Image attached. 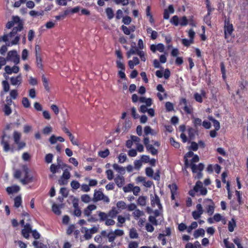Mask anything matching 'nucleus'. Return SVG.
<instances>
[{"label": "nucleus", "instance_id": "19", "mask_svg": "<svg viewBox=\"0 0 248 248\" xmlns=\"http://www.w3.org/2000/svg\"><path fill=\"white\" fill-rule=\"evenodd\" d=\"M104 194L101 191L95 190L93 194V201L95 202L102 200Z\"/></svg>", "mask_w": 248, "mask_h": 248}, {"label": "nucleus", "instance_id": "15", "mask_svg": "<svg viewBox=\"0 0 248 248\" xmlns=\"http://www.w3.org/2000/svg\"><path fill=\"white\" fill-rule=\"evenodd\" d=\"M11 84L12 85H19L21 84L22 77L21 74L16 77H12L10 78Z\"/></svg>", "mask_w": 248, "mask_h": 248}, {"label": "nucleus", "instance_id": "53", "mask_svg": "<svg viewBox=\"0 0 248 248\" xmlns=\"http://www.w3.org/2000/svg\"><path fill=\"white\" fill-rule=\"evenodd\" d=\"M3 111L4 112V114L6 116H8L12 113V109L10 108V106L8 105H4L3 108Z\"/></svg>", "mask_w": 248, "mask_h": 248}, {"label": "nucleus", "instance_id": "7", "mask_svg": "<svg viewBox=\"0 0 248 248\" xmlns=\"http://www.w3.org/2000/svg\"><path fill=\"white\" fill-rule=\"evenodd\" d=\"M10 137L7 136L5 132L3 133L1 136L0 144L3 146V151L5 152H8L10 150L9 144V140Z\"/></svg>", "mask_w": 248, "mask_h": 248}, {"label": "nucleus", "instance_id": "9", "mask_svg": "<svg viewBox=\"0 0 248 248\" xmlns=\"http://www.w3.org/2000/svg\"><path fill=\"white\" fill-rule=\"evenodd\" d=\"M183 104L185 106L183 110L187 114H191L193 113V108L191 106L187 105V100L186 98H183L180 100V104Z\"/></svg>", "mask_w": 248, "mask_h": 248}, {"label": "nucleus", "instance_id": "21", "mask_svg": "<svg viewBox=\"0 0 248 248\" xmlns=\"http://www.w3.org/2000/svg\"><path fill=\"white\" fill-rule=\"evenodd\" d=\"M36 64L37 67L41 70H43V65L42 64V58L41 54L35 55Z\"/></svg>", "mask_w": 248, "mask_h": 248}, {"label": "nucleus", "instance_id": "10", "mask_svg": "<svg viewBox=\"0 0 248 248\" xmlns=\"http://www.w3.org/2000/svg\"><path fill=\"white\" fill-rule=\"evenodd\" d=\"M32 229L31 225L29 223H26L24 225V228L21 231L22 235L26 239H29L30 237V233H31Z\"/></svg>", "mask_w": 248, "mask_h": 248}, {"label": "nucleus", "instance_id": "52", "mask_svg": "<svg viewBox=\"0 0 248 248\" xmlns=\"http://www.w3.org/2000/svg\"><path fill=\"white\" fill-rule=\"evenodd\" d=\"M171 234V230L170 228H167L165 230V233L162 234L160 233L158 236V238L159 239H161L162 237H164L165 236H169Z\"/></svg>", "mask_w": 248, "mask_h": 248}, {"label": "nucleus", "instance_id": "1", "mask_svg": "<svg viewBox=\"0 0 248 248\" xmlns=\"http://www.w3.org/2000/svg\"><path fill=\"white\" fill-rule=\"evenodd\" d=\"M12 20L8 21L6 25V28L10 29L12 28L14 25L17 24L16 26L14 27L12 31L9 33V36L10 38L15 36L17 33L23 30L24 28V22L20 18L17 16H13Z\"/></svg>", "mask_w": 248, "mask_h": 248}, {"label": "nucleus", "instance_id": "17", "mask_svg": "<svg viewBox=\"0 0 248 248\" xmlns=\"http://www.w3.org/2000/svg\"><path fill=\"white\" fill-rule=\"evenodd\" d=\"M57 141L62 142L64 141V139L61 136L56 137L54 135H51L49 139V141L51 144H55Z\"/></svg>", "mask_w": 248, "mask_h": 248}, {"label": "nucleus", "instance_id": "64", "mask_svg": "<svg viewBox=\"0 0 248 248\" xmlns=\"http://www.w3.org/2000/svg\"><path fill=\"white\" fill-rule=\"evenodd\" d=\"M10 98L16 99L18 96L17 90H12L10 92Z\"/></svg>", "mask_w": 248, "mask_h": 248}, {"label": "nucleus", "instance_id": "31", "mask_svg": "<svg viewBox=\"0 0 248 248\" xmlns=\"http://www.w3.org/2000/svg\"><path fill=\"white\" fill-rule=\"evenodd\" d=\"M22 198L20 196H17L14 199V206L18 208L21 204Z\"/></svg>", "mask_w": 248, "mask_h": 248}, {"label": "nucleus", "instance_id": "51", "mask_svg": "<svg viewBox=\"0 0 248 248\" xmlns=\"http://www.w3.org/2000/svg\"><path fill=\"white\" fill-rule=\"evenodd\" d=\"M14 140L16 143H19L20 141L21 136L20 134L17 131H15L13 134Z\"/></svg>", "mask_w": 248, "mask_h": 248}, {"label": "nucleus", "instance_id": "35", "mask_svg": "<svg viewBox=\"0 0 248 248\" xmlns=\"http://www.w3.org/2000/svg\"><path fill=\"white\" fill-rule=\"evenodd\" d=\"M110 154L108 149H106L104 151H100L98 152V155L102 158L107 157Z\"/></svg>", "mask_w": 248, "mask_h": 248}, {"label": "nucleus", "instance_id": "32", "mask_svg": "<svg viewBox=\"0 0 248 248\" xmlns=\"http://www.w3.org/2000/svg\"><path fill=\"white\" fill-rule=\"evenodd\" d=\"M98 215L100 217L99 221L100 222L104 221L107 220L108 217V215L104 212L101 211H98Z\"/></svg>", "mask_w": 248, "mask_h": 248}, {"label": "nucleus", "instance_id": "38", "mask_svg": "<svg viewBox=\"0 0 248 248\" xmlns=\"http://www.w3.org/2000/svg\"><path fill=\"white\" fill-rule=\"evenodd\" d=\"M52 210L53 213L57 215H60L61 214V211L60 209V207L59 205H58L57 204H54L52 205Z\"/></svg>", "mask_w": 248, "mask_h": 248}, {"label": "nucleus", "instance_id": "13", "mask_svg": "<svg viewBox=\"0 0 248 248\" xmlns=\"http://www.w3.org/2000/svg\"><path fill=\"white\" fill-rule=\"evenodd\" d=\"M189 167H191L192 171L193 173H196L198 170L202 171L204 169V165L202 163H199L198 165L193 163H190Z\"/></svg>", "mask_w": 248, "mask_h": 248}, {"label": "nucleus", "instance_id": "58", "mask_svg": "<svg viewBox=\"0 0 248 248\" xmlns=\"http://www.w3.org/2000/svg\"><path fill=\"white\" fill-rule=\"evenodd\" d=\"M194 99L199 103H202L203 101L202 97L201 94L198 93H196L194 94Z\"/></svg>", "mask_w": 248, "mask_h": 248}, {"label": "nucleus", "instance_id": "12", "mask_svg": "<svg viewBox=\"0 0 248 248\" xmlns=\"http://www.w3.org/2000/svg\"><path fill=\"white\" fill-rule=\"evenodd\" d=\"M150 50L153 52L155 53L156 50L160 52H163L165 49L164 45L162 43H159L157 45L153 44L150 46Z\"/></svg>", "mask_w": 248, "mask_h": 248}, {"label": "nucleus", "instance_id": "42", "mask_svg": "<svg viewBox=\"0 0 248 248\" xmlns=\"http://www.w3.org/2000/svg\"><path fill=\"white\" fill-rule=\"evenodd\" d=\"M2 85L3 87V90L5 93H7L9 91L10 86L7 80L2 81Z\"/></svg>", "mask_w": 248, "mask_h": 248}, {"label": "nucleus", "instance_id": "23", "mask_svg": "<svg viewBox=\"0 0 248 248\" xmlns=\"http://www.w3.org/2000/svg\"><path fill=\"white\" fill-rule=\"evenodd\" d=\"M197 131L192 127H188L187 129V133L190 140H194L195 138V135Z\"/></svg>", "mask_w": 248, "mask_h": 248}, {"label": "nucleus", "instance_id": "3", "mask_svg": "<svg viewBox=\"0 0 248 248\" xmlns=\"http://www.w3.org/2000/svg\"><path fill=\"white\" fill-rule=\"evenodd\" d=\"M224 23V37L225 39H227L230 36H232L234 28L232 24L230 22L229 17L227 18L225 16Z\"/></svg>", "mask_w": 248, "mask_h": 248}, {"label": "nucleus", "instance_id": "34", "mask_svg": "<svg viewBox=\"0 0 248 248\" xmlns=\"http://www.w3.org/2000/svg\"><path fill=\"white\" fill-rule=\"evenodd\" d=\"M22 104L25 108H29L31 107V103L27 97H23L22 99Z\"/></svg>", "mask_w": 248, "mask_h": 248}, {"label": "nucleus", "instance_id": "59", "mask_svg": "<svg viewBox=\"0 0 248 248\" xmlns=\"http://www.w3.org/2000/svg\"><path fill=\"white\" fill-rule=\"evenodd\" d=\"M203 187L202 184L200 181H198L196 183L195 186H194V190L196 191V192H198L199 191V190Z\"/></svg>", "mask_w": 248, "mask_h": 248}, {"label": "nucleus", "instance_id": "6", "mask_svg": "<svg viewBox=\"0 0 248 248\" xmlns=\"http://www.w3.org/2000/svg\"><path fill=\"white\" fill-rule=\"evenodd\" d=\"M7 61L13 62L15 64L19 63L20 59L19 56L18 55L17 51L13 50L9 51L6 58Z\"/></svg>", "mask_w": 248, "mask_h": 248}, {"label": "nucleus", "instance_id": "28", "mask_svg": "<svg viewBox=\"0 0 248 248\" xmlns=\"http://www.w3.org/2000/svg\"><path fill=\"white\" fill-rule=\"evenodd\" d=\"M204 234H205L204 230L202 228H200V229H199L196 230L194 232L193 235L195 238H197L198 237H199L200 236H203L204 235Z\"/></svg>", "mask_w": 248, "mask_h": 248}, {"label": "nucleus", "instance_id": "40", "mask_svg": "<svg viewBox=\"0 0 248 248\" xmlns=\"http://www.w3.org/2000/svg\"><path fill=\"white\" fill-rule=\"evenodd\" d=\"M170 141L172 146H173L175 148L178 149L180 147V145L179 142L176 141L173 138H170Z\"/></svg>", "mask_w": 248, "mask_h": 248}, {"label": "nucleus", "instance_id": "41", "mask_svg": "<svg viewBox=\"0 0 248 248\" xmlns=\"http://www.w3.org/2000/svg\"><path fill=\"white\" fill-rule=\"evenodd\" d=\"M179 17L177 16H173L170 19V22L175 26H177L179 24Z\"/></svg>", "mask_w": 248, "mask_h": 248}, {"label": "nucleus", "instance_id": "36", "mask_svg": "<svg viewBox=\"0 0 248 248\" xmlns=\"http://www.w3.org/2000/svg\"><path fill=\"white\" fill-rule=\"evenodd\" d=\"M60 164L55 165L54 164H52L50 165V171L53 173L55 174L57 172L58 169L60 168Z\"/></svg>", "mask_w": 248, "mask_h": 248}, {"label": "nucleus", "instance_id": "43", "mask_svg": "<svg viewBox=\"0 0 248 248\" xmlns=\"http://www.w3.org/2000/svg\"><path fill=\"white\" fill-rule=\"evenodd\" d=\"M168 187L170 189L171 193L177 194L178 187L175 183H173L171 185H169L168 186Z\"/></svg>", "mask_w": 248, "mask_h": 248}, {"label": "nucleus", "instance_id": "5", "mask_svg": "<svg viewBox=\"0 0 248 248\" xmlns=\"http://www.w3.org/2000/svg\"><path fill=\"white\" fill-rule=\"evenodd\" d=\"M124 234V231L120 229H116L114 231H110L108 235V241L111 243V246L113 247L115 245L114 242L116 236H121Z\"/></svg>", "mask_w": 248, "mask_h": 248}, {"label": "nucleus", "instance_id": "63", "mask_svg": "<svg viewBox=\"0 0 248 248\" xmlns=\"http://www.w3.org/2000/svg\"><path fill=\"white\" fill-rule=\"evenodd\" d=\"M70 173L69 172V171L67 170H64L61 177H62V178L68 180L70 178Z\"/></svg>", "mask_w": 248, "mask_h": 248}, {"label": "nucleus", "instance_id": "4", "mask_svg": "<svg viewBox=\"0 0 248 248\" xmlns=\"http://www.w3.org/2000/svg\"><path fill=\"white\" fill-rule=\"evenodd\" d=\"M203 204L206 213L209 216H212L215 208V205L213 200L210 199H205L203 201Z\"/></svg>", "mask_w": 248, "mask_h": 248}, {"label": "nucleus", "instance_id": "46", "mask_svg": "<svg viewBox=\"0 0 248 248\" xmlns=\"http://www.w3.org/2000/svg\"><path fill=\"white\" fill-rule=\"evenodd\" d=\"M118 213L119 212L116 210V209L115 207H113L111 210L109 211L108 213V216H110L111 218H114L116 217Z\"/></svg>", "mask_w": 248, "mask_h": 248}, {"label": "nucleus", "instance_id": "44", "mask_svg": "<svg viewBox=\"0 0 248 248\" xmlns=\"http://www.w3.org/2000/svg\"><path fill=\"white\" fill-rule=\"evenodd\" d=\"M69 11L68 10L64 11V13L62 14L56 16L55 18L57 20L64 19L65 17L69 14Z\"/></svg>", "mask_w": 248, "mask_h": 248}, {"label": "nucleus", "instance_id": "24", "mask_svg": "<svg viewBox=\"0 0 248 248\" xmlns=\"http://www.w3.org/2000/svg\"><path fill=\"white\" fill-rule=\"evenodd\" d=\"M42 80L45 90L47 92H49L50 88L49 87L48 80L46 78L44 75H43L42 76Z\"/></svg>", "mask_w": 248, "mask_h": 248}, {"label": "nucleus", "instance_id": "33", "mask_svg": "<svg viewBox=\"0 0 248 248\" xmlns=\"http://www.w3.org/2000/svg\"><path fill=\"white\" fill-rule=\"evenodd\" d=\"M137 203L141 206H145L146 203V197L145 196H140L137 200Z\"/></svg>", "mask_w": 248, "mask_h": 248}, {"label": "nucleus", "instance_id": "11", "mask_svg": "<svg viewBox=\"0 0 248 248\" xmlns=\"http://www.w3.org/2000/svg\"><path fill=\"white\" fill-rule=\"evenodd\" d=\"M196 208L197 210H195L192 213V216L195 220H197L201 216L203 213L202 207L201 204L199 203L197 204Z\"/></svg>", "mask_w": 248, "mask_h": 248}, {"label": "nucleus", "instance_id": "60", "mask_svg": "<svg viewBox=\"0 0 248 248\" xmlns=\"http://www.w3.org/2000/svg\"><path fill=\"white\" fill-rule=\"evenodd\" d=\"M108 179L111 180L114 177L113 172L111 170H108L106 171Z\"/></svg>", "mask_w": 248, "mask_h": 248}, {"label": "nucleus", "instance_id": "50", "mask_svg": "<svg viewBox=\"0 0 248 248\" xmlns=\"http://www.w3.org/2000/svg\"><path fill=\"white\" fill-rule=\"evenodd\" d=\"M69 138V139L72 143V144L74 145L78 146L79 143L77 139H75L74 136L71 133L69 136H68Z\"/></svg>", "mask_w": 248, "mask_h": 248}, {"label": "nucleus", "instance_id": "39", "mask_svg": "<svg viewBox=\"0 0 248 248\" xmlns=\"http://www.w3.org/2000/svg\"><path fill=\"white\" fill-rule=\"evenodd\" d=\"M116 66L118 68L120 69V70H125V68L124 64L123 62V61L116 60Z\"/></svg>", "mask_w": 248, "mask_h": 248}, {"label": "nucleus", "instance_id": "26", "mask_svg": "<svg viewBox=\"0 0 248 248\" xmlns=\"http://www.w3.org/2000/svg\"><path fill=\"white\" fill-rule=\"evenodd\" d=\"M146 148L147 151L150 152L153 155H156L158 154L157 149H156L152 144L148 145Z\"/></svg>", "mask_w": 248, "mask_h": 248}, {"label": "nucleus", "instance_id": "25", "mask_svg": "<svg viewBox=\"0 0 248 248\" xmlns=\"http://www.w3.org/2000/svg\"><path fill=\"white\" fill-rule=\"evenodd\" d=\"M236 222L234 218H232L231 221H230L228 223V230L230 232H232L234 231V228L236 227Z\"/></svg>", "mask_w": 248, "mask_h": 248}, {"label": "nucleus", "instance_id": "55", "mask_svg": "<svg viewBox=\"0 0 248 248\" xmlns=\"http://www.w3.org/2000/svg\"><path fill=\"white\" fill-rule=\"evenodd\" d=\"M53 158V155L52 154H48L46 155L45 160L46 163H50L52 162Z\"/></svg>", "mask_w": 248, "mask_h": 248}, {"label": "nucleus", "instance_id": "54", "mask_svg": "<svg viewBox=\"0 0 248 248\" xmlns=\"http://www.w3.org/2000/svg\"><path fill=\"white\" fill-rule=\"evenodd\" d=\"M145 173L147 176L152 177L154 174V170L151 168L147 167L145 169Z\"/></svg>", "mask_w": 248, "mask_h": 248}, {"label": "nucleus", "instance_id": "49", "mask_svg": "<svg viewBox=\"0 0 248 248\" xmlns=\"http://www.w3.org/2000/svg\"><path fill=\"white\" fill-rule=\"evenodd\" d=\"M81 200L84 203H88L91 201V199L89 195L84 194L81 196Z\"/></svg>", "mask_w": 248, "mask_h": 248}, {"label": "nucleus", "instance_id": "29", "mask_svg": "<svg viewBox=\"0 0 248 248\" xmlns=\"http://www.w3.org/2000/svg\"><path fill=\"white\" fill-rule=\"evenodd\" d=\"M129 237L131 239H137L139 237V234L135 228H132L130 230Z\"/></svg>", "mask_w": 248, "mask_h": 248}, {"label": "nucleus", "instance_id": "27", "mask_svg": "<svg viewBox=\"0 0 248 248\" xmlns=\"http://www.w3.org/2000/svg\"><path fill=\"white\" fill-rule=\"evenodd\" d=\"M105 12L109 20L112 19L114 17V14L112 8L108 7L106 9Z\"/></svg>", "mask_w": 248, "mask_h": 248}, {"label": "nucleus", "instance_id": "45", "mask_svg": "<svg viewBox=\"0 0 248 248\" xmlns=\"http://www.w3.org/2000/svg\"><path fill=\"white\" fill-rule=\"evenodd\" d=\"M165 108L168 112L171 111L174 109L173 105L170 102H167L165 103Z\"/></svg>", "mask_w": 248, "mask_h": 248}, {"label": "nucleus", "instance_id": "30", "mask_svg": "<svg viewBox=\"0 0 248 248\" xmlns=\"http://www.w3.org/2000/svg\"><path fill=\"white\" fill-rule=\"evenodd\" d=\"M143 211H140L139 209H135L133 212V216L136 219H138L140 217L143 216Z\"/></svg>", "mask_w": 248, "mask_h": 248}, {"label": "nucleus", "instance_id": "8", "mask_svg": "<svg viewBox=\"0 0 248 248\" xmlns=\"http://www.w3.org/2000/svg\"><path fill=\"white\" fill-rule=\"evenodd\" d=\"M24 171L25 175L24 178L21 180L22 183L24 185H26L33 182V176L29 175V170L27 167L24 168Z\"/></svg>", "mask_w": 248, "mask_h": 248}, {"label": "nucleus", "instance_id": "2", "mask_svg": "<svg viewBox=\"0 0 248 248\" xmlns=\"http://www.w3.org/2000/svg\"><path fill=\"white\" fill-rule=\"evenodd\" d=\"M96 209V206L94 204H90L83 210V214L85 217H89L87 221L89 222H96L98 221V219L93 216H91L93 211Z\"/></svg>", "mask_w": 248, "mask_h": 248}, {"label": "nucleus", "instance_id": "16", "mask_svg": "<svg viewBox=\"0 0 248 248\" xmlns=\"http://www.w3.org/2000/svg\"><path fill=\"white\" fill-rule=\"evenodd\" d=\"M151 203L153 205L156 204L159 209H161L162 208L159 197L157 195L155 194L154 196L151 198Z\"/></svg>", "mask_w": 248, "mask_h": 248}, {"label": "nucleus", "instance_id": "20", "mask_svg": "<svg viewBox=\"0 0 248 248\" xmlns=\"http://www.w3.org/2000/svg\"><path fill=\"white\" fill-rule=\"evenodd\" d=\"M194 155V154L193 152L192 151L188 152L184 155V158L185 165L186 167L187 168L190 166V163L188 161V158L193 156Z\"/></svg>", "mask_w": 248, "mask_h": 248}, {"label": "nucleus", "instance_id": "57", "mask_svg": "<svg viewBox=\"0 0 248 248\" xmlns=\"http://www.w3.org/2000/svg\"><path fill=\"white\" fill-rule=\"evenodd\" d=\"M188 24V20L187 19L186 16H183L181 18V22L179 23V24L181 26H186Z\"/></svg>", "mask_w": 248, "mask_h": 248}, {"label": "nucleus", "instance_id": "22", "mask_svg": "<svg viewBox=\"0 0 248 248\" xmlns=\"http://www.w3.org/2000/svg\"><path fill=\"white\" fill-rule=\"evenodd\" d=\"M6 190L8 194H11L18 192L20 190V187L18 186H14L7 187Z\"/></svg>", "mask_w": 248, "mask_h": 248}, {"label": "nucleus", "instance_id": "14", "mask_svg": "<svg viewBox=\"0 0 248 248\" xmlns=\"http://www.w3.org/2000/svg\"><path fill=\"white\" fill-rule=\"evenodd\" d=\"M139 51L140 50L136 46V43H133L131 44V48H130L129 50L126 53L127 58L130 57L132 55L137 54Z\"/></svg>", "mask_w": 248, "mask_h": 248}, {"label": "nucleus", "instance_id": "47", "mask_svg": "<svg viewBox=\"0 0 248 248\" xmlns=\"http://www.w3.org/2000/svg\"><path fill=\"white\" fill-rule=\"evenodd\" d=\"M118 223H117L116 226L119 227H121L123 226V225L122 224H120L119 223H124L125 222V218L124 217L119 215L118 216Z\"/></svg>", "mask_w": 248, "mask_h": 248}, {"label": "nucleus", "instance_id": "62", "mask_svg": "<svg viewBox=\"0 0 248 248\" xmlns=\"http://www.w3.org/2000/svg\"><path fill=\"white\" fill-rule=\"evenodd\" d=\"M121 30L125 35H130L131 33V30L124 25H122L121 28Z\"/></svg>", "mask_w": 248, "mask_h": 248}, {"label": "nucleus", "instance_id": "18", "mask_svg": "<svg viewBox=\"0 0 248 248\" xmlns=\"http://www.w3.org/2000/svg\"><path fill=\"white\" fill-rule=\"evenodd\" d=\"M114 182L119 187H121L124 184V178L123 176L118 175L114 178Z\"/></svg>", "mask_w": 248, "mask_h": 248}, {"label": "nucleus", "instance_id": "48", "mask_svg": "<svg viewBox=\"0 0 248 248\" xmlns=\"http://www.w3.org/2000/svg\"><path fill=\"white\" fill-rule=\"evenodd\" d=\"M210 120L212 122L216 130H219L220 129V123L219 122L214 118L210 119Z\"/></svg>", "mask_w": 248, "mask_h": 248}, {"label": "nucleus", "instance_id": "56", "mask_svg": "<svg viewBox=\"0 0 248 248\" xmlns=\"http://www.w3.org/2000/svg\"><path fill=\"white\" fill-rule=\"evenodd\" d=\"M116 205L118 208L122 210L126 208V203L124 201H119L117 203Z\"/></svg>", "mask_w": 248, "mask_h": 248}, {"label": "nucleus", "instance_id": "37", "mask_svg": "<svg viewBox=\"0 0 248 248\" xmlns=\"http://www.w3.org/2000/svg\"><path fill=\"white\" fill-rule=\"evenodd\" d=\"M32 244L35 248H44L46 247V245L37 240L34 241Z\"/></svg>", "mask_w": 248, "mask_h": 248}, {"label": "nucleus", "instance_id": "61", "mask_svg": "<svg viewBox=\"0 0 248 248\" xmlns=\"http://www.w3.org/2000/svg\"><path fill=\"white\" fill-rule=\"evenodd\" d=\"M127 158V156L125 154L121 153L119 155L118 159L119 162L121 163H123L125 161Z\"/></svg>", "mask_w": 248, "mask_h": 248}]
</instances>
